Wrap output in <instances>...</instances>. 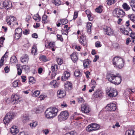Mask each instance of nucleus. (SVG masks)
Segmentation results:
<instances>
[{"label":"nucleus","instance_id":"obj_1","mask_svg":"<svg viewBox=\"0 0 135 135\" xmlns=\"http://www.w3.org/2000/svg\"><path fill=\"white\" fill-rule=\"evenodd\" d=\"M58 111L57 109L56 108H50L46 110L45 112V116L48 119L54 118L57 115Z\"/></svg>","mask_w":135,"mask_h":135},{"label":"nucleus","instance_id":"obj_2","mask_svg":"<svg viewBox=\"0 0 135 135\" xmlns=\"http://www.w3.org/2000/svg\"><path fill=\"white\" fill-rule=\"evenodd\" d=\"M112 63L114 65L119 69L122 68L124 64L123 60L118 56L115 57L112 59Z\"/></svg>","mask_w":135,"mask_h":135},{"label":"nucleus","instance_id":"obj_3","mask_svg":"<svg viewBox=\"0 0 135 135\" xmlns=\"http://www.w3.org/2000/svg\"><path fill=\"white\" fill-rule=\"evenodd\" d=\"M15 114L12 112L7 113L4 118L3 122L5 124H8L15 116Z\"/></svg>","mask_w":135,"mask_h":135},{"label":"nucleus","instance_id":"obj_4","mask_svg":"<svg viewBox=\"0 0 135 135\" xmlns=\"http://www.w3.org/2000/svg\"><path fill=\"white\" fill-rule=\"evenodd\" d=\"M69 117V113L67 111H62L58 115V120L60 122L64 121L66 120Z\"/></svg>","mask_w":135,"mask_h":135},{"label":"nucleus","instance_id":"obj_5","mask_svg":"<svg viewBox=\"0 0 135 135\" xmlns=\"http://www.w3.org/2000/svg\"><path fill=\"white\" fill-rule=\"evenodd\" d=\"M107 91V93L108 96L110 97H115L118 94L117 91L111 88H110V89H108Z\"/></svg>","mask_w":135,"mask_h":135},{"label":"nucleus","instance_id":"obj_6","mask_svg":"<svg viewBox=\"0 0 135 135\" xmlns=\"http://www.w3.org/2000/svg\"><path fill=\"white\" fill-rule=\"evenodd\" d=\"M104 30L105 34L110 36H112L114 33L113 30L108 26H105L104 28Z\"/></svg>","mask_w":135,"mask_h":135},{"label":"nucleus","instance_id":"obj_7","mask_svg":"<svg viewBox=\"0 0 135 135\" xmlns=\"http://www.w3.org/2000/svg\"><path fill=\"white\" fill-rule=\"evenodd\" d=\"M105 108L108 111H114L116 109V105L114 104L110 103L107 104Z\"/></svg>","mask_w":135,"mask_h":135},{"label":"nucleus","instance_id":"obj_8","mask_svg":"<svg viewBox=\"0 0 135 135\" xmlns=\"http://www.w3.org/2000/svg\"><path fill=\"white\" fill-rule=\"evenodd\" d=\"M115 13L117 17L122 18L124 16L125 13L122 9H120L115 10Z\"/></svg>","mask_w":135,"mask_h":135},{"label":"nucleus","instance_id":"obj_9","mask_svg":"<svg viewBox=\"0 0 135 135\" xmlns=\"http://www.w3.org/2000/svg\"><path fill=\"white\" fill-rule=\"evenodd\" d=\"M103 95V93L102 91L99 89L95 91L93 94V95L95 98L101 97Z\"/></svg>","mask_w":135,"mask_h":135},{"label":"nucleus","instance_id":"obj_10","mask_svg":"<svg viewBox=\"0 0 135 135\" xmlns=\"http://www.w3.org/2000/svg\"><path fill=\"white\" fill-rule=\"evenodd\" d=\"M81 108L82 112L85 113H87L90 112V109L89 106L86 104H82Z\"/></svg>","mask_w":135,"mask_h":135},{"label":"nucleus","instance_id":"obj_11","mask_svg":"<svg viewBox=\"0 0 135 135\" xmlns=\"http://www.w3.org/2000/svg\"><path fill=\"white\" fill-rule=\"evenodd\" d=\"M22 100V98H20L18 95H14L13 98L12 99V103L13 104L17 103Z\"/></svg>","mask_w":135,"mask_h":135},{"label":"nucleus","instance_id":"obj_12","mask_svg":"<svg viewBox=\"0 0 135 135\" xmlns=\"http://www.w3.org/2000/svg\"><path fill=\"white\" fill-rule=\"evenodd\" d=\"M79 41L80 43L83 46H86L87 43V41L85 38L82 35L79 39Z\"/></svg>","mask_w":135,"mask_h":135},{"label":"nucleus","instance_id":"obj_13","mask_svg":"<svg viewBox=\"0 0 135 135\" xmlns=\"http://www.w3.org/2000/svg\"><path fill=\"white\" fill-rule=\"evenodd\" d=\"M4 7L6 9H8L12 6V3L11 2L5 1L2 3Z\"/></svg>","mask_w":135,"mask_h":135},{"label":"nucleus","instance_id":"obj_14","mask_svg":"<svg viewBox=\"0 0 135 135\" xmlns=\"http://www.w3.org/2000/svg\"><path fill=\"white\" fill-rule=\"evenodd\" d=\"M10 131L11 133L13 135L17 134L19 132L17 126H15L12 127L10 129Z\"/></svg>","mask_w":135,"mask_h":135},{"label":"nucleus","instance_id":"obj_15","mask_svg":"<svg viewBox=\"0 0 135 135\" xmlns=\"http://www.w3.org/2000/svg\"><path fill=\"white\" fill-rule=\"evenodd\" d=\"M114 79V81H113L112 83L115 85H118L121 82L122 79L120 76H115Z\"/></svg>","mask_w":135,"mask_h":135},{"label":"nucleus","instance_id":"obj_16","mask_svg":"<svg viewBox=\"0 0 135 135\" xmlns=\"http://www.w3.org/2000/svg\"><path fill=\"white\" fill-rule=\"evenodd\" d=\"M16 20V18L13 16H12L9 17L7 19V24L9 25H10L12 23L14 25L13 22Z\"/></svg>","mask_w":135,"mask_h":135},{"label":"nucleus","instance_id":"obj_17","mask_svg":"<svg viewBox=\"0 0 135 135\" xmlns=\"http://www.w3.org/2000/svg\"><path fill=\"white\" fill-rule=\"evenodd\" d=\"M70 73L68 72L65 71L64 72L63 76H62L61 79L62 81H65L70 76Z\"/></svg>","mask_w":135,"mask_h":135},{"label":"nucleus","instance_id":"obj_18","mask_svg":"<svg viewBox=\"0 0 135 135\" xmlns=\"http://www.w3.org/2000/svg\"><path fill=\"white\" fill-rule=\"evenodd\" d=\"M71 58L73 62H75L78 60V53L74 52L70 55Z\"/></svg>","mask_w":135,"mask_h":135},{"label":"nucleus","instance_id":"obj_19","mask_svg":"<svg viewBox=\"0 0 135 135\" xmlns=\"http://www.w3.org/2000/svg\"><path fill=\"white\" fill-rule=\"evenodd\" d=\"M125 135H135V128H133L127 130Z\"/></svg>","mask_w":135,"mask_h":135},{"label":"nucleus","instance_id":"obj_20","mask_svg":"<svg viewBox=\"0 0 135 135\" xmlns=\"http://www.w3.org/2000/svg\"><path fill=\"white\" fill-rule=\"evenodd\" d=\"M65 89L66 90H71L72 88V84L69 81H66L64 85Z\"/></svg>","mask_w":135,"mask_h":135},{"label":"nucleus","instance_id":"obj_21","mask_svg":"<svg viewBox=\"0 0 135 135\" xmlns=\"http://www.w3.org/2000/svg\"><path fill=\"white\" fill-rule=\"evenodd\" d=\"M115 75L113 74H108L107 77L108 80L110 82L112 83L115 77Z\"/></svg>","mask_w":135,"mask_h":135},{"label":"nucleus","instance_id":"obj_22","mask_svg":"<svg viewBox=\"0 0 135 135\" xmlns=\"http://www.w3.org/2000/svg\"><path fill=\"white\" fill-rule=\"evenodd\" d=\"M57 96L60 98H63L66 95L65 91L63 90H60L57 91Z\"/></svg>","mask_w":135,"mask_h":135},{"label":"nucleus","instance_id":"obj_23","mask_svg":"<svg viewBox=\"0 0 135 135\" xmlns=\"http://www.w3.org/2000/svg\"><path fill=\"white\" fill-rule=\"evenodd\" d=\"M20 59L21 62L23 63L27 62L28 60V56L26 54L25 56L21 57Z\"/></svg>","mask_w":135,"mask_h":135},{"label":"nucleus","instance_id":"obj_24","mask_svg":"<svg viewBox=\"0 0 135 135\" xmlns=\"http://www.w3.org/2000/svg\"><path fill=\"white\" fill-rule=\"evenodd\" d=\"M91 61L88 60H85L84 61L83 65L84 68L89 67Z\"/></svg>","mask_w":135,"mask_h":135},{"label":"nucleus","instance_id":"obj_25","mask_svg":"<svg viewBox=\"0 0 135 135\" xmlns=\"http://www.w3.org/2000/svg\"><path fill=\"white\" fill-rule=\"evenodd\" d=\"M86 13L87 15L89 20L90 21H92L93 20V18L91 16V12L90 10H86Z\"/></svg>","mask_w":135,"mask_h":135},{"label":"nucleus","instance_id":"obj_26","mask_svg":"<svg viewBox=\"0 0 135 135\" xmlns=\"http://www.w3.org/2000/svg\"><path fill=\"white\" fill-rule=\"evenodd\" d=\"M92 25L91 23L89 22L87 23L86 26V29L87 32L89 33H91V27Z\"/></svg>","mask_w":135,"mask_h":135},{"label":"nucleus","instance_id":"obj_27","mask_svg":"<svg viewBox=\"0 0 135 135\" xmlns=\"http://www.w3.org/2000/svg\"><path fill=\"white\" fill-rule=\"evenodd\" d=\"M132 30L131 28H124L123 32V33L124 35H128L129 32H131Z\"/></svg>","mask_w":135,"mask_h":135},{"label":"nucleus","instance_id":"obj_28","mask_svg":"<svg viewBox=\"0 0 135 135\" xmlns=\"http://www.w3.org/2000/svg\"><path fill=\"white\" fill-rule=\"evenodd\" d=\"M122 7L126 11H128L131 8L130 7L127 3H124L122 5Z\"/></svg>","mask_w":135,"mask_h":135},{"label":"nucleus","instance_id":"obj_29","mask_svg":"<svg viewBox=\"0 0 135 135\" xmlns=\"http://www.w3.org/2000/svg\"><path fill=\"white\" fill-rule=\"evenodd\" d=\"M29 120L28 116L25 115L23 116L22 118V121L23 123H26L28 122Z\"/></svg>","mask_w":135,"mask_h":135},{"label":"nucleus","instance_id":"obj_30","mask_svg":"<svg viewBox=\"0 0 135 135\" xmlns=\"http://www.w3.org/2000/svg\"><path fill=\"white\" fill-rule=\"evenodd\" d=\"M130 6L132 8L133 11H135V1L131 0L129 2Z\"/></svg>","mask_w":135,"mask_h":135},{"label":"nucleus","instance_id":"obj_31","mask_svg":"<svg viewBox=\"0 0 135 135\" xmlns=\"http://www.w3.org/2000/svg\"><path fill=\"white\" fill-rule=\"evenodd\" d=\"M91 124L94 131L98 130L100 127L99 125L96 123H91Z\"/></svg>","mask_w":135,"mask_h":135},{"label":"nucleus","instance_id":"obj_32","mask_svg":"<svg viewBox=\"0 0 135 135\" xmlns=\"http://www.w3.org/2000/svg\"><path fill=\"white\" fill-rule=\"evenodd\" d=\"M103 7L101 6H99L95 9V11L98 13H101L103 10Z\"/></svg>","mask_w":135,"mask_h":135},{"label":"nucleus","instance_id":"obj_33","mask_svg":"<svg viewBox=\"0 0 135 135\" xmlns=\"http://www.w3.org/2000/svg\"><path fill=\"white\" fill-rule=\"evenodd\" d=\"M39 59L40 60L44 62H46L48 60L46 56L44 55H41L39 57Z\"/></svg>","mask_w":135,"mask_h":135},{"label":"nucleus","instance_id":"obj_34","mask_svg":"<svg viewBox=\"0 0 135 135\" xmlns=\"http://www.w3.org/2000/svg\"><path fill=\"white\" fill-rule=\"evenodd\" d=\"M58 66L57 65H54L51 67V69L52 72L56 71L58 69Z\"/></svg>","mask_w":135,"mask_h":135},{"label":"nucleus","instance_id":"obj_35","mask_svg":"<svg viewBox=\"0 0 135 135\" xmlns=\"http://www.w3.org/2000/svg\"><path fill=\"white\" fill-rule=\"evenodd\" d=\"M94 129L92 128V126H91V124L89 125L87 127L86 130L87 131L90 132L94 131Z\"/></svg>","mask_w":135,"mask_h":135},{"label":"nucleus","instance_id":"obj_36","mask_svg":"<svg viewBox=\"0 0 135 135\" xmlns=\"http://www.w3.org/2000/svg\"><path fill=\"white\" fill-rule=\"evenodd\" d=\"M29 83L30 84H32L35 83V79L33 77H30L29 78Z\"/></svg>","mask_w":135,"mask_h":135},{"label":"nucleus","instance_id":"obj_37","mask_svg":"<svg viewBox=\"0 0 135 135\" xmlns=\"http://www.w3.org/2000/svg\"><path fill=\"white\" fill-rule=\"evenodd\" d=\"M40 93V91L37 90L34 91V92H33L32 94V95L33 97H36L38 96Z\"/></svg>","mask_w":135,"mask_h":135},{"label":"nucleus","instance_id":"obj_38","mask_svg":"<svg viewBox=\"0 0 135 135\" xmlns=\"http://www.w3.org/2000/svg\"><path fill=\"white\" fill-rule=\"evenodd\" d=\"M65 135H77V133L76 131H74L67 133Z\"/></svg>","mask_w":135,"mask_h":135},{"label":"nucleus","instance_id":"obj_39","mask_svg":"<svg viewBox=\"0 0 135 135\" xmlns=\"http://www.w3.org/2000/svg\"><path fill=\"white\" fill-rule=\"evenodd\" d=\"M22 29L20 28H16L15 31V32L16 33H18V34H21L22 35Z\"/></svg>","mask_w":135,"mask_h":135},{"label":"nucleus","instance_id":"obj_40","mask_svg":"<svg viewBox=\"0 0 135 135\" xmlns=\"http://www.w3.org/2000/svg\"><path fill=\"white\" fill-rule=\"evenodd\" d=\"M130 20L135 23V16L133 15H129L128 16Z\"/></svg>","mask_w":135,"mask_h":135},{"label":"nucleus","instance_id":"obj_41","mask_svg":"<svg viewBox=\"0 0 135 135\" xmlns=\"http://www.w3.org/2000/svg\"><path fill=\"white\" fill-rule=\"evenodd\" d=\"M75 75L76 77H78V76H81L80 72L79 70H76L74 72Z\"/></svg>","mask_w":135,"mask_h":135},{"label":"nucleus","instance_id":"obj_42","mask_svg":"<svg viewBox=\"0 0 135 135\" xmlns=\"http://www.w3.org/2000/svg\"><path fill=\"white\" fill-rule=\"evenodd\" d=\"M130 33H131V34L130 35V36L133 39V42L134 43H135V34L134 33H133L132 31H131V32H130Z\"/></svg>","mask_w":135,"mask_h":135},{"label":"nucleus","instance_id":"obj_43","mask_svg":"<svg viewBox=\"0 0 135 135\" xmlns=\"http://www.w3.org/2000/svg\"><path fill=\"white\" fill-rule=\"evenodd\" d=\"M17 61L16 56H13L11 58L10 61L12 63H14Z\"/></svg>","mask_w":135,"mask_h":135},{"label":"nucleus","instance_id":"obj_44","mask_svg":"<svg viewBox=\"0 0 135 135\" xmlns=\"http://www.w3.org/2000/svg\"><path fill=\"white\" fill-rule=\"evenodd\" d=\"M36 47L35 46H33V47H32L31 50V53L35 55V54L36 52Z\"/></svg>","mask_w":135,"mask_h":135},{"label":"nucleus","instance_id":"obj_45","mask_svg":"<svg viewBox=\"0 0 135 135\" xmlns=\"http://www.w3.org/2000/svg\"><path fill=\"white\" fill-rule=\"evenodd\" d=\"M47 18V16L45 15H44L42 17V20L43 22V23H47L46 20Z\"/></svg>","mask_w":135,"mask_h":135},{"label":"nucleus","instance_id":"obj_46","mask_svg":"<svg viewBox=\"0 0 135 135\" xmlns=\"http://www.w3.org/2000/svg\"><path fill=\"white\" fill-rule=\"evenodd\" d=\"M115 2V0H107V3L108 5H110L114 3Z\"/></svg>","mask_w":135,"mask_h":135},{"label":"nucleus","instance_id":"obj_47","mask_svg":"<svg viewBox=\"0 0 135 135\" xmlns=\"http://www.w3.org/2000/svg\"><path fill=\"white\" fill-rule=\"evenodd\" d=\"M60 21L62 25H65L68 22V20L65 19H61Z\"/></svg>","mask_w":135,"mask_h":135},{"label":"nucleus","instance_id":"obj_48","mask_svg":"<svg viewBox=\"0 0 135 135\" xmlns=\"http://www.w3.org/2000/svg\"><path fill=\"white\" fill-rule=\"evenodd\" d=\"M17 67L18 71V74L19 75H20L22 73V70L21 68H20V67L18 66V64L17 65Z\"/></svg>","mask_w":135,"mask_h":135},{"label":"nucleus","instance_id":"obj_49","mask_svg":"<svg viewBox=\"0 0 135 135\" xmlns=\"http://www.w3.org/2000/svg\"><path fill=\"white\" fill-rule=\"evenodd\" d=\"M30 126L32 127V128H34L36 127L37 125V122H35L32 123H30L29 124Z\"/></svg>","mask_w":135,"mask_h":135},{"label":"nucleus","instance_id":"obj_50","mask_svg":"<svg viewBox=\"0 0 135 135\" xmlns=\"http://www.w3.org/2000/svg\"><path fill=\"white\" fill-rule=\"evenodd\" d=\"M22 35L21 34H18L15 32V39L17 40L18 39L21 37Z\"/></svg>","mask_w":135,"mask_h":135},{"label":"nucleus","instance_id":"obj_51","mask_svg":"<svg viewBox=\"0 0 135 135\" xmlns=\"http://www.w3.org/2000/svg\"><path fill=\"white\" fill-rule=\"evenodd\" d=\"M54 2L55 5L57 6H59L61 3V2L60 0H55Z\"/></svg>","mask_w":135,"mask_h":135},{"label":"nucleus","instance_id":"obj_52","mask_svg":"<svg viewBox=\"0 0 135 135\" xmlns=\"http://www.w3.org/2000/svg\"><path fill=\"white\" fill-rule=\"evenodd\" d=\"M55 46V43L53 42H50L49 43L48 45V48L52 47H54Z\"/></svg>","mask_w":135,"mask_h":135},{"label":"nucleus","instance_id":"obj_53","mask_svg":"<svg viewBox=\"0 0 135 135\" xmlns=\"http://www.w3.org/2000/svg\"><path fill=\"white\" fill-rule=\"evenodd\" d=\"M4 40L5 38L2 37H1L0 38V47L2 46L1 45L3 44L4 42Z\"/></svg>","mask_w":135,"mask_h":135},{"label":"nucleus","instance_id":"obj_54","mask_svg":"<svg viewBox=\"0 0 135 135\" xmlns=\"http://www.w3.org/2000/svg\"><path fill=\"white\" fill-rule=\"evenodd\" d=\"M57 62L59 65H61L63 63V60L60 58H58L57 59Z\"/></svg>","mask_w":135,"mask_h":135},{"label":"nucleus","instance_id":"obj_55","mask_svg":"<svg viewBox=\"0 0 135 135\" xmlns=\"http://www.w3.org/2000/svg\"><path fill=\"white\" fill-rule=\"evenodd\" d=\"M135 91V90L134 89H126V93L128 92L129 94L131 93L132 92L134 93Z\"/></svg>","mask_w":135,"mask_h":135},{"label":"nucleus","instance_id":"obj_56","mask_svg":"<svg viewBox=\"0 0 135 135\" xmlns=\"http://www.w3.org/2000/svg\"><path fill=\"white\" fill-rule=\"evenodd\" d=\"M78 101L79 102H84V100L82 97H79L78 99Z\"/></svg>","mask_w":135,"mask_h":135},{"label":"nucleus","instance_id":"obj_57","mask_svg":"<svg viewBox=\"0 0 135 135\" xmlns=\"http://www.w3.org/2000/svg\"><path fill=\"white\" fill-rule=\"evenodd\" d=\"M95 45L97 47H100L102 46L100 42L99 41H97L95 43Z\"/></svg>","mask_w":135,"mask_h":135},{"label":"nucleus","instance_id":"obj_58","mask_svg":"<svg viewBox=\"0 0 135 135\" xmlns=\"http://www.w3.org/2000/svg\"><path fill=\"white\" fill-rule=\"evenodd\" d=\"M57 39H58V40H60L61 41H63V39L62 38V36L61 35L57 34Z\"/></svg>","mask_w":135,"mask_h":135},{"label":"nucleus","instance_id":"obj_59","mask_svg":"<svg viewBox=\"0 0 135 135\" xmlns=\"http://www.w3.org/2000/svg\"><path fill=\"white\" fill-rule=\"evenodd\" d=\"M12 85L13 86L15 87H16L18 85V81L17 80L15 81H14L13 84Z\"/></svg>","mask_w":135,"mask_h":135},{"label":"nucleus","instance_id":"obj_60","mask_svg":"<svg viewBox=\"0 0 135 135\" xmlns=\"http://www.w3.org/2000/svg\"><path fill=\"white\" fill-rule=\"evenodd\" d=\"M77 115L76 113H75L73 116V118L76 120H79L80 119H81V118L80 117H76V115Z\"/></svg>","mask_w":135,"mask_h":135},{"label":"nucleus","instance_id":"obj_61","mask_svg":"<svg viewBox=\"0 0 135 135\" xmlns=\"http://www.w3.org/2000/svg\"><path fill=\"white\" fill-rule=\"evenodd\" d=\"M78 13L77 12L75 11L74 15V17L73 19L74 20H75L78 17Z\"/></svg>","mask_w":135,"mask_h":135},{"label":"nucleus","instance_id":"obj_62","mask_svg":"<svg viewBox=\"0 0 135 135\" xmlns=\"http://www.w3.org/2000/svg\"><path fill=\"white\" fill-rule=\"evenodd\" d=\"M61 105L62 108L66 107L68 106L67 105L65 102H63V103L61 104Z\"/></svg>","mask_w":135,"mask_h":135},{"label":"nucleus","instance_id":"obj_63","mask_svg":"<svg viewBox=\"0 0 135 135\" xmlns=\"http://www.w3.org/2000/svg\"><path fill=\"white\" fill-rule=\"evenodd\" d=\"M43 132L45 134H47L49 132V130L47 129H46L43 130Z\"/></svg>","mask_w":135,"mask_h":135},{"label":"nucleus","instance_id":"obj_64","mask_svg":"<svg viewBox=\"0 0 135 135\" xmlns=\"http://www.w3.org/2000/svg\"><path fill=\"white\" fill-rule=\"evenodd\" d=\"M26 76H21V78L22 79V81L23 82H25L26 80Z\"/></svg>","mask_w":135,"mask_h":135}]
</instances>
